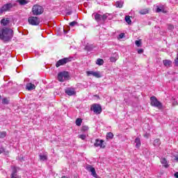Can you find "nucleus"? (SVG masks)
Returning <instances> with one entry per match:
<instances>
[{"instance_id":"nucleus-41","label":"nucleus","mask_w":178,"mask_h":178,"mask_svg":"<svg viewBox=\"0 0 178 178\" xmlns=\"http://www.w3.org/2000/svg\"><path fill=\"white\" fill-rule=\"evenodd\" d=\"M173 29H175L173 25H168V30H173Z\"/></svg>"},{"instance_id":"nucleus-38","label":"nucleus","mask_w":178,"mask_h":178,"mask_svg":"<svg viewBox=\"0 0 178 178\" xmlns=\"http://www.w3.org/2000/svg\"><path fill=\"white\" fill-rule=\"evenodd\" d=\"M79 138H81V140H84L85 138H86V136L84 134H81L79 136Z\"/></svg>"},{"instance_id":"nucleus-4","label":"nucleus","mask_w":178,"mask_h":178,"mask_svg":"<svg viewBox=\"0 0 178 178\" xmlns=\"http://www.w3.org/2000/svg\"><path fill=\"white\" fill-rule=\"evenodd\" d=\"M57 79L58 81L63 82L65 80H67L69 79V72L64 71L59 72L58 74Z\"/></svg>"},{"instance_id":"nucleus-12","label":"nucleus","mask_w":178,"mask_h":178,"mask_svg":"<svg viewBox=\"0 0 178 178\" xmlns=\"http://www.w3.org/2000/svg\"><path fill=\"white\" fill-rule=\"evenodd\" d=\"M94 145H95V147H99V148L105 147V143H104L103 140L96 139Z\"/></svg>"},{"instance_id":"nucleus-28","label":"nucleus","mask_w":178,"mask_h":178,"mask_svg":"<svg viewBox=\"0 0 178 178\" xmlns=\"http://www.w3.org/2000/svg\"><path fill=\"white\" fill-rule=\"evenodd\" d=\"M18 2L19 5H27V3H29V1L26 0H18Z\"/></svg>"},{"instance_id":"nucleus-18","label":"nucleus","mask_w":178,"mask_h":178,"mask_svg":"<svg viewBox=\"0 0 178 178\" xmlns=\"http://www.w3.org/2000/svg\"><path fill=\"white\" fill-rule=\"evenodd\" d=\"M134 143L136 144V148H140L141 147V140H140V138H136Z\"/></svg>"},{"instance_id":"nucleus-5","label":"nucleus","mask_w":178,"mask_h":178,"mask_svg":"<svg viewBox=\"0 0 178 178\" xmlns=\"http://www.w3.org/2000/svg\"><path fill=\"white\" fill-rule=\"evenodd\" d=\"M28 22L31 26H38L40 24V19L37 17H29Z\"/></svg>"},{"instance_id":"nucleus-35","label":"nucleus","mask_w":178,"mask_h":178,"mask_svg":"<svg viewBox=\"0 0 178 178\" xmlns=\"http://www.w3.org/2000/svg\"><path fill=\"white\" fill-rule=\"evenodd\" d=\"M135 44L136 47H141V40H136Z\"/></svg>"},{"instance_id":"nucleus-2","label":"nucleus","mask_w":178,"mask_h":178,"mask_svg":"<svg viewBox=\"0 0 178 178\" xmlns=\"http://www.w3.org/2000/svg\"><path fill=\"white\" fill-rule=\"evenodd\" d=\"M150 105L152 106H154V108H157V109L161 110L163 108L162 103H161V102H159L158 99H156V97L154 96L150 97Z\"/></svg>"},{"instance_id":"nucleus-37","label":"nucleus","mask_w":178,"mask_h":178,"mask_svg":"<svg viewBox=\"0 0 178 178\" xmlns=\"http://www.w3.org/2000/svg\"><path fill=\"white\" fill-rule=\"evenodd\" d=\"M88 130V126H83L82 127V131H87Z\"/></svg>"},{"instance_id":"nucleus-9","label":"nucleus","mask_w":178,"mask_h":178,"mask_svg":"<svg viewBox=\"0 0 178 178\" xmlns=\"http://www.w3.org/2000/svg\"><path fill=\"white\" fill-rule=\"evenodd\" d=\"M86 74L88 76H93V77H96L97 79L102 77V75L99 72L87 71Z\"/></svg>"},{"instance_id":"nucleus-46","label":"nucleus","mask_w":178,"mask_h":178,"mask_svg":"<svg viewBox=\"0 0 178 178\" xmlns=\"http://www.w3.org/2000/svg\"><path fill=\"white\" fill-rule=\"evenodd\" d=\"M173 105H177V102H173Z\"/></svg>"},{"instance_id":"nucleus-22","label":"nucleus","mask_w":178,"mask_h":178,"mask_svg":"<svg viewBox=\"0 0 178 178\" xmlns=\"http://www.w3.org/2000/svg\"><path fill=\"white\" fill-rule=\"evenodd\" d=\"M153 145L154 147H156V148H158V147H159V145H161V140L159 139H155L153 142Z\"/></svg>"},{"instance_id":"nucleus-15","label":"nucleus","mask_w":178,"mask_h":178,"mask_svg":"<svg viewBox=\"0 0 178 178\" xmlns=\"http://www.w3.org/2000/svg\"><path fill=\"white\" fill-rule=\"evenodd\" d=\"M26 90H28V91H31L33 90H35V85L33 84L32 83H28L26 84Z\"/></svg>"},{"instance_id":"nucleus-16","label":"nucleus","mask_w":178,"mask_h":178,"mask_svg":"<svg viewBox=\"0 0 178 178\" xmlns=\"http://www.w3.org/2000/svg\"><path fill=\"white\" fill-rule=\"evenodd\" d=\"M119 59V54L118 53H114L110 58L111 62H116Z\"/></svg>"},{"instance_id":"nucleus-7","label":"nucleus","mask_w":178,"mask_h":178,"mask_svg":"<svg viewBox=\"0 0 178 178\" xmlns=\"http://www.w3.org/2000/svg\"><path fill=\"white\" fill-rule=\"evenodd\" d=\"M70 60H72L71 58H64L60 59L56 63V67H59V66H63V65H66V63L70 62Z\"/></svg>"},{"instance_id":"nucleus-26","label":"nucleus","mask_w":178,"mask_h":178,"mask_svg":"<svg viewBox=\"0 0 178 178\" xmlns=\"http://www.w3.org/2000/svg\"><path fill=\"white\" fill-rule=\"evenodd\" d=\"M116 8H123V1H117L115 3Z\"/></svg>"},{"instance_id":"nucleus-14","label":"nucleus","mask_w":178,"mask_h":178,"mask_svg":"<svg viewBox=\"0 0 178 178\" xmlns=\"http://www.w3.org/2000/svg\"><path fill=\"white\" fill-rule=\"evenodd\" d=\"M160 162L161 165L163 166V168H169V162H168V160L165 158H161L160 159Z\"/></svg>"},{"instance_id":"nucleus-20","label":"nucleus","mask_w":178,"mask_h":178,"mask_svg":"<svg viewBox=\"0 0 178 178\" xmlns=\"http://www.w3.org/2000/svg\"><path fill=\"white\" fill-rule=\"evenodd\" d=\"M40 161H47L48 159V155L47 154H40L39 155Z\"/></svg>"},{"instance_id":"nucleus-29","label":"nucleus","mask_w":178,"mask_h":178,"mask_svg":"<svg viewBox=\"0 0 178 178\" xmlns=\"http://www.w3.org/2000/svg\"><path fill=\"white\" fill-rule=\"evenodd\" d=\"M5 137H6V131H0V138H5Z\"/></svg>"},{"instance_id":"nucleus-33","label":"nucleus","mask_w":178,"mask_h":178,"mask_svg":"<svg viewBox=\"0 0 178 178\" xmlns=\"http://www.w3.org/2000/svg\"><path fill=\"white\" fill-rule=\"evenodd\" d=\"M106 19H108V14H104V15H102V20L103 22H105V20H106Z\"/></svg>"},{"instance_id":"nucleus-31","label":"nucleus","mask_w":178,"mask_h":178,"mask_svg":"<svg viewBox=\"0 0 178 178\" xmlns=\"http://www.w3.org/2000/svg\"><path fill=\"white\" fill-rule=\"evenodd\" d=\"M125 22H127L129 24H131V19H130V16L125 17Z\"/></svg>"},{"instance_id":"nucleus-21","label":"nucleus","mask_w":178,"mask_h":178,"mask_svg":"<svg viewBox=\"0 0 178 178\" xmlns=\"http://www.w3.org/2000/svg\"><path fill=\"white\" fill-rule=\"evenodd\" d=\"M8 23H9V18L2 19L1 20V24L2 26H8Z\"/></svg>"},{"instance_id":"nucleus-34","label":"nucleus","mask_w":178,"mask_h":178,"mask_svg":"<svg viewBox=\"0 0 178 178\" xmlns=\"http://www.w3.org/2000/svg\"><path fill=\"white\" fill-rule=\"evenodd\" d=\"M5 154V155H8L9 154V152H5V149L3 148H0V154Z\"/></svg>"},{"instance_id":"nucleus-44","label":"nucleus","mask_w":178,"mask_h":178,"mask_svg":"<svg viewBox=\"0 0 178 178\" xmlns=\"http://www.w3.org/2000/svg\"><path fill=\"white\" fill-rule=\"evenodd\" d=\"M63 32L65 34H67V31L66 30H65V29H63Z\"/></svg>"},{"instance_id":"nucleus-39","label":"nucleus","mask_w":178,"mask_h":178,"mask_svg":"<svg viewBox=\"0 0 178 178\" xmlns=\"http://www.w3.org/2000/svg\"><path fill=\"white\" fill-rule=\"evenodd\" d=\"M173 161H174V162H178V156H175Z\"/></svg>"},{"instance_id":"nucleus-42","label":"nucleus","mask_w":178,"mask_h":178,"mask_svg":"<svg viewBox=\"0 0 178 178\" xmlns=\"http://www.w3.org/2000/svg\"><path fill=\"white\" fill-rule=\"evenodd\" d=\"M124 37V33H122L119 35V38L122 39Z\"/></svg>"},{"instance_id":"nucleus-1","label":"nucleus","mask_w":178,"mask_h":178,"mask_svg":"<svg viewBox=\"0 0 178 178\" xmlns=\"http://www.w3.org/2000/svg\"><path fill=\"white\" fill-rule=\"evenodd\" d=\"M13 37V31L10 29L3 28L0 29V40L2 41H10Z\"/></svg>"},{"instance_id":"nucleus-32","label":"nucleus","mask_w":178,"mask_h":178,"mask_svg":"<svg viewBox=\"0 0 178 178\" xmlns=\"http://www.w3.org/2000/svg\"><path fill=\"white\" fill-rule=\"evenodd\" d=\"M107 138L112 139L113 138V134L112 132H108L106 135Z\"/></svg>"},{"instance_id":"nucleus-19","label":"nucleus","mask_w":178,"mask_h":178,"mask_svg":"<svg viewBox=\"0 0 178 178\" xmlns=\"http://www.w3.org/2000/svg\"><path fill=\"white\" fill-rule=\"evenodd\" d=\"M163 63L165 67H170L172 66V60H164Z\"/></svg>"},{"instance_id":"nucleus-3","label":"nucleus","mask_w":178,"mask_h":178,"mask_svg":"<svg viewBox=\"0 0 178 178\" xmlns=\"http://www.w3.org/2000/svg\"><path fill=\"white\" fill-rule=\"evenodd\" d=\"M32 13L33 16H39V15H42V13H44V8L40 5L35 4L32 8Z\"/></svg>"},{"instance_id":"nucleus-47","label":"nucleus","mask_w":178,"mask_h":178,"mask_svg":"<svg viewBox=\"0 0 178 178\" xmlns=\"http://www.w3.org/2000/svg\"><path fill=\"white\" fill-rule=\"evenodd\" d=\"M5 101H6V99H3V102H5Z\"/></svg>"},{"instance_id":"nucleus-36","label":"nucleus","mask_w":178,"mask_h":178,"mask_svg":"<svg viewBox=\"0 0 178 178\" xmlns=\"http://www.w3.org/2000/svg\"><path fill=\"white\" fill-rule=\"evenodd\" d=\"M76 24H77V22L74 21L70 23V26H71V27H74V26H76Z\"/></svg>"},{"instance_id":"nucleus-25","label":"nucleus","mask_w":178,"mask_h":178,"mask_svg":"<svg viewBox=\"0 0 178 178\" xmlns=\"http://www.w3.org/2000/svg\"><path fill=\"white\" fill-rule=\"evenodd\" d=\"M96 65H99V66H102V65H104V60L101 58H98L96 61Z\"/></svg>"},{"instance_id":"nucleus-40","label":"nucleus","mask_w":178,"mask_h":178,"mask_svg":"<svg viewBox=\"0 0 178 178\" xmlns=\"http://www.w3.org/2000/svg\"><path fill=\"white\" fill-rule=\"evenodd\" d=\"M143 52H144V50L143 49H140L138 50V54H143Z\"/></svg>"},{"instance_id":"nucleus-11","label":"nucleus","mask_w":178,"mask_h":178,"mask_svg":"<svg viewBox=\"0 0 178 178\" xmlns=\"http://www.w3.org/2000/svg\"><path fill=\"white\" fill-rule=\"evenodd\" d=\"M65 94L69 95V97H72L76 94V90L74 88H67L65 90Z\"/></svg>"},{"instance_id":"nucleus-17","label":"nucleus","mask_w":178,"mask_h":178,"mask_svg":"<svg viewBox=\"0 0 178 178\" xmlns=\"http://www.w3.org/2000/svg\"><path fill=\"white\" fill-rule=\"evenodd\" d=\"M92 16H95V19L96 20V22H101V20L102 19V15H101L100 14L94 13L92 14Z\"/></svg>"},{"instance_id":"nucleus-43","label":"nucleus","mask_w":178,"mask_h":178,"mask_svg":"<svg viewBox=\"0 0 178 178\" xmlns=\"http://www.w3.org/2000/svg\"><path fill=\"white\" fill-rule=\"evenodd\" d=\"M175 177L178 178V172L175 173Z\"/></svg>"},{"instance_id":"nucleus-23","label":"nucleus","mask_w":178,"mask_h":178,"mask_svg":"<svg viewBox=\"0 0 178 178\" xmlns=\"http://www.w3.org/2000/svg\"><path fill=\"white\" fill-rule=\"evenodd\" d=\"M148 12H149V10L148 8H144L142 9L139 11V13L140 15H147V13H148Z\"/></svg>"},{"instance_id":"nucleus-13","label":"nucleus","mask_w":178,"mask_h":178,"mask_svg":"<svg viewBox=\"0 0 178 178\" xmlns=\"http://www.w3.org/2000/svg\"><path fill=\"white\" fill-rule=\"evenodd\" d=\"M13 172L11 174V178H21L22 177L17 175V170L16 167H12Z\"/></svg>"},{"instance_id":"nucleus-8","label":"nucleus","mask_w":178,"mask_h":178,"mask_svg":"<svg viewBox=\"0 0 178 178\" xmlns=\"http://www.w3.org/2000/svg\"><path fill=\"white\" fill-rule=\"evenodd\" d=\"M91 111H94L95 113L99 114L102 112V107L99 104H93L91 106Z\"/></svg>"},{"instance_id":"nucleus-30","label":"nucleus","mask_w":178,"mask_h":178,"mask_svg":"<svg viewBox=\"0 0 178 178\" xmlns=\"http://www.w3.org/2000/svg\"><path fill=\"white\" fill-rule=\"evenodd\" d=\"M85 49H86V51H92V45L91 44H88L86 46Z\"/></svg>"},{"instance_id":"nucleus-24","label":"nucleus","mask_w":178,"mask_h":178,"mask_svg":"<svg viewBox=\"0 0 178 178\" xmlns=\"http://www.w3.org/2000/svg\"><path fill=\"white\" fill-rule=\"evenodd\" d=\"M156 12L157 13H161V12H162V13H165V10L163 9V7H159V6H157V8H156Z\"/></svg>"},{"instance_id":"nucleus-27","label":"nucleus","mask_w":178,"mask_h":178,"mask_svg":"<svg viewBox=\"0 0 178 178\" xmlns=\"http://www.w3.org/2000/svg\"><path fill=\"white\" fill-rule=\"evenodd\" d=\"M81 123H83V120H81V118H77L76 120V126H81Z\"/></svg>"},{"instance_id":"nucleus-10","label":"nucleus","mask_w":178,"mask_h":178,"mask_svg":"<svg viewBox=\"0 0 178 178\" xmlns=\"http://www.w3.org/2000/svg\"><path fill=\"white\" fill-rule=\"evenodd\" d=\"M86 170H88V172H90L92 176H93V177L95 178H98V175H97V172H95V168H94L92 166L88 165L86 166Z\"/></svg>"},{"instance_id":"nucleus-48","label":"nucleus","mask_w":178,"mask_h":178,"mask_svg":"<svg viewBox=\"0 0 178 178\" xmlns=\"http://www.w3.org/2000/svg\"><path fill=\"white\" fill-rule=\"evenodd\" d=\"M0 99H1V95H0Z\"/></svg>"},{"instance_id":"nucleus-6","label":"nucleus","mask_w":178,"mask_h":178,"mask_svg":"<svg viewBox=\"0 0 178 178\" xmlns=\"http://www.w3.org/2000/svg\"><path fill=\"white\" fill-rule=\"evenodd\" d=\"M13 8V5L10 3H6L3 5L1 8H0V15H2V13H4V12H8L10 10Z\"/></svg>"},{"instance_id":"nucleus-45","label":"nucleus","mask_w":178,"mask_h":178,"mask_svg":"<svg viewBox=\"0 0 178 178\" xmlns=\"http://www.w3.org/2000/svg\"><path fill=\"white\" fill-rule=\"evenodd\" d=\"M67 15H72V12H68V13H67Z\"/></svg>"}]
</instances>
